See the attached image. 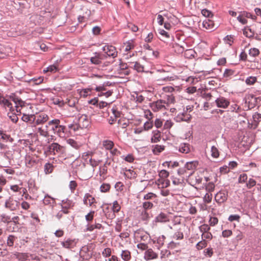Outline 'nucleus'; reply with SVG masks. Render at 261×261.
Wrapping results in <instances>:
<instances>
[{"mask_svg":"<svg viewBox=\"0 0 261 261\" xmlns=\"http://www.w3.org/2000/svg\"><path fill=\"white\" fill-rule=\"evenodd\" d=\"M156 197V195L153 193H148L144 195L142 202V208L145 210L151 209L154 206V203Z\"/></svg>","mask_w":261,"mask_h":261,"instance_id":"1","label":"nucleus"},{"mask_svg":"<svg viewBox=\"0 0 261 261\" xmlns=\"http://www.w3.org/2000/svg\"><path fill=\"white\" fill-rule=\"evenodd\" d=\"M228 198V191L226 190H221L215 195V200L219 204L225 202Z\"/></svg>","mask_w":261,"mask_h":261,"instance_id":"2","label":"nucleus"},{"mask_svg":"<svg viewBox=\"0 0 261 261\" xmlns=\"http://www.w3.org/2000/svg\"><path fill=\"white\" fill-rule=\"evenodd\" d=\"M6 208L11 211H16L19 208L20 203L18 201L14 199L13 198L9 197L5 203Z\"/></svg>","mask_w":261,"mask_h":261,"instance_id":"3","label":"nucleus"},{"mask_svg":"<svg viewBox=\"0 0 261 261\" xmlns=\"http://www.w3.org/2000/svg\"><path fill=\"white\" fill-rule=\"evenodd\" d=\"M102 49L105 52L103 55H106V58L107 57H112L114 58L117 56L116 49L112 45H105L102 47Z\"/></svg>","mask_w":261,"mask_h":261,"instance_id":"4","label":"nucleus"},{"mask_svg":"<svg viewBox=\"0 0 261 261\" xmlns=\"http://www.w3.org/2000/svg\"><path fill=\"white\" fill-rule=\"evenodd\" d=\"M261 121V114L256 112L252 116V120L251 122L248 120V127L250 128L255 129L258 126L259 122Z\"/></svg>","mask_w":261,"mask_h":261,"instance_id":"5","label":"nucleus"},{"mask_svg":"<svg viewBox=\"0 0 261 261\" xmlns=\"http://www.w3.org/2000/svg\"><path fill=\"white\" fill-rule=\"evenodd\" d=\"M49 150L55 155L56 153L63 154L65 152V148L57 143H53L48 147Z\"/></svg>","mask_w":261,"mask_h":261,"instance_id":"6","label":"nucleus"},{"mask_svg":"<svg viewBox=\"0 0 261 261\" xmlns=\"http://www.w3.org/2000/svg\"><path fill=\"white\" fill-rule=\"evenodd\" d=\"M78 240L68 238L66 240L61 242L62 246L66 249H70L73 248L76 245Z\"/></svg>","mask_w":261,"mask_h":261,"instance_id":"7","label":"nucleus"},{"mask_svg":"<svg viewBox=\"0 0 261 261\" xmlns=\"http://www.w3.org/2000/svg\"><path fill=\"white\" fill-rule=\"evenodd\" d=\"M10 100L13 101L15 104L16 111L18 112V107H22L24 106V101L17 96L14 93H12L9 96Z\"/></svg>","mask_w":261,"mask_h":261,"instance_id":"8","label":"nucleus"},{"mask_svg":"<svg viewBox=\"0 0 261 261\" xmlns=\"http://www.w3.org/2000/svg\"><path fill=\"white\" fill-rule=\"evenodd\" d=\"M216 104L218 108L226 109L229 105L228 99L224 97L220 96L215 100Z\"/></svg>","mask_w":261,"mask_h":261,"instance_id":"9","label":"nucleus"},{"mask_svg":"<svg viewBox=\"0 0 261 261\" xmlns=\"http://www.w3.org/2000/svg\"><path fill=\"white\" fill-rule=\"evenodd\" d=\"M79 126L81 128H86L90 124V121L88 116L86 115H81L78 119Z\"/></svg>","mask_w":261,"mask_h":261,"instance_id":"10","label":"nucleus"},{"mask_svg":"<svg viewBox=\"0 0 261 261\" xmlns=\"http://www.w3.org/2000/svg\"><path fill=\"white\" fill-rule=\"evenodd\" d=\"M94 56L90 58V61L92 64L99 65L101 63V61L106 59V55L102 54L95 52L94 54Z\"/></svg>","mask_w":261,"mask_h":261,"instance_id":"11","label":"nucleus"},{"mask_svg":"<svg viewBox=\"0 0 261 261\" xmlns=\"http://www.w3.org/2000/svg\"><path fill=\"white\" fill-rule=\"evenodd\" d=\"M0 105L6 109L8 108L10 112L15 111L14 108L12 107V103L8 99L5 98L3 96L0 95Z\"/></svg>","mask_w":261,"mask_h":261,"instance_id":"12","label":"nucleus"},{"mask_svg":"<svg viewBox=\"0 0 261 261\" xmlns=\"http://www.w3.org/2000/svg\"><path fill=\"white\" fill-rule=\"evenodd\" d=\"M191 118V116L187 112H182L178 113L174 118L176 122L185 121L189 122Z\"/></svg>","mask_w":261,"mask_h":261,"instance_id":"13","label":"nucleus"},{"mask_svg":"<svg viewBox=\"0 0 261 261\" xmlns=\"http://www.w3.org/2000/svg\"><path fill=\"white\" fill-rule=\"evenodd\" d=\"M197 165V163L195 162H187L185 165L184 166L185 168H186L187 170L188 171V177H190L191 176L194 172V170L196 168V166Z\"/></svg>","mask_w":261,"mask_h":261,"instance_id":"14","label":"nucleus"},{"mask_svg":"<svg viewBox=\"0 0 261 261\" xmlns=\"http://www.w3.org/2000/svg\"><path fill=\"white\" fill-rule=\"evenodd\" d=\"M165 239L166 237L162 235L158 238H154L152 241L156 248L159 250L164 245Z\"/></svg>","mask_w":261,"mask_h":261,"instance_id":"15","label":"nucleus"},{"mask_svg":"<svg viewBox=\"0 0 261 261\" xmlns=\"http://www.w3.org/2000/svg\"><path fill=\"white\" fill-rule=\"evenodd\" d=\"M60 125V120L58 119H54L48 122V125H46V127H50V130L55 134Z\"/></svg>","mask_w":261,"mask_h":261,"instance_id":"16","label":"nucleus"},{"mask_svg":"<svg viewBox=\"0 0 261 261\" xmlns=\"http://www.w3.org/2000/svg\"><path fill=\"white\" fill-rule=\"evenodd\" d=\"M169 221L168 214L161 212L154 218V222L159 223H165Z\"/></svg>","mask_w":261,"mask_h":261,"instance_id":"17","label":"nucleus"},{"mask_svg":"<svg viewBox=\"0 0 261 261\" xmlns=\"http://www.w3.org/2000/svg\"><path fill=\"white\" fill-rule=\"evenodd\" d=\"M158 256V254L154 252L152 249H147L144 253V258L146 260L155 259Z\"/></svg>","mask_w":261,"mask_h":261,"instance_id":"18","label":"nucleus"},{"mask_svg":"<svg viewBox=\"0 0 261 261\" xmlns=\"http://www.w3.org/2000/svg\"><path fill=\"white\" fill-rule=\"evenodd\" d=\"M103 228V227L100 223H95V224H91L88 223L86 226L84 231H92L95 229H101Z\"/></svg>","mask_w":261,"mask_h":261,"instance_id":"19","label":"nucleus"},{"mask_svg":"<svg viewBox=\"0 0 261 261\" xmlns=\"http://www.w3.org/2000/svg\"><path fill=\"white\" fill-rule=\"evenodd\" d=\"M202 25L203 28L208 30H213L217 28V26L215 25L214 22L210 19H206L203 21Z\"/></svg>","mask_w":261,"mask_h":261,"instance_id":"20","label":"nucleus"},{"mask_svg":"<svg viewBox=\"0 0 261 261\" xmlns=\"http://www.w3.org/2000/svg\"><path fill=\"white\" fill-rule=\"evenodd\" d=\"M48 119V116L45 114H41L37 117L35 120V124L39 125L46 122Z\"/></svg>","mask_w":261,"mask_h":261,"instance_id":"21","label":"nucleus"},{"mask_svg":"<svg viewBox=\"0 0 261 261\" xmlns=\"http://www.w3.org/2000/svg\"><path fill=\"white\" fill-rule=\"evenodd\" d=\"M63 209H68L74 206V203L71 200L67 198L62 200L60 204Z\"/></svg>","mask_w":261,"mask_h":261,"instance_id":"22","label":"nucleus"},{"mask_svg":"<svg viewBox=\"0 0 261 261\" xmlns=\"http://www.w3.org/2000/svg\"><path fill=\"white\" fill-rule=\"evenodd\" d=\"M55 202V199L50 197L48 194L45 195L43 199V203L44 205L53 207Z\"/></svg>","mask_w":261,"mask_h":261,"instance_id":"23","label":"nucleus"},{"mask_svg":"<svg viewBox=\"0 0 261 261\" xmlns=\"http://www.w3.org/2000/svg\"><path fill=\"white\" fill-rule=\"evenodd\" d=\"M67 128L65 126L60 125L57 130L55 133V134L58 135L61 138H64L66 136Z\"/></svg>","mask_w":261,"mask_h":261,"instance_id":"24","label":"nucleus"},{"mask_svg":"<svg viewBox=\"0 0 261 261\" xmlns=\"http://www.w3.org/2000/svg\"><path fill=\"white\" fill-rule=\"evenodd\" d=\"M101 207L102 208L103 213L107 218L113 219L115 217V215L110 212V208L109 206L107 205L106 207H103V205H102Z\"/></svg>","mask_w":261,"mask_h":261,"instance_id":"25","label":"nucleus"},{"mask_svg":"<svg viewBox=\"0 0 261 261\" xmlns=\"http://www.w3.org/2000/svg\"><path fill=\"white\" fill-rule=\"evenodd\" d=\"M179 152L183 153H188L190 151V145L188 143H181L178 147Z\"/></svg>","mask_w":261,"mask_h":261,"instance_id":"26","label":"nucleus"},{"mask_svg":"<svg viewBox=\"0 0 261 261\" xmlns=\"http://www.w3.org/2000/svg\"><path fill=\"white\" fill-rule=\"evenodd\" d=\"M153 136L151 138V142L152 143H156L160 141L161 139V132L158 130H153Z\"/></svg>","mask_w":261,"mask_h":261,"instance_id":"27","label":"nucleus"},{"mask_svg":"<svg viewBox=\"0 0 261 261\" xmlns=\"http://www.w3.org/2000/svg\"><path fill=\"white\" fill-rule=\"evenodd\" d=\"M243 34L248 38L253 37L254 35V32L252 31L249 27H246L243 30Z\"/></svg>","mask_w":261,"mask_h":261,"instance_id":"28","label":"nucleus"},{"mask_svg":"<svg viewBox=\"0 0 261 261\" xmlns=\"http://www.w3.org/2000/svg\"><path fill=\"white\" fill-rule=\"evenodd\" d=\"M0 139L2 140L4 142H11L12 141L10 136L2 130H0Z\"/></svg>","mask_w":261,"mask_h":261,"instance_id":"29","label":"nucleus"},{"mask_svg":"<svg viewBox=\"0 0 261 261\" xmlns=\"http://www.w3.org/2000/svg\"><path fill=\"white\" fill-rule=\"evenodd\" d=\"M235 73L234 70L231 69H226L223 73V77L226 80L230 79Z\"/></svg>","mask_w":261,"mask_h":261,"instance_id":"30","label":"nucleus"},{"mask_svg":"<svg viewBox=\"0 0 261 261\" xmlns=\"http://www.w3.org/2000/svg\"><path fill=\"white\" fill-rule=\"evenodd\" d=\"M14 255L19 260L24 261L27 259L28 255L25 253L16 252L14 254Z\"/></svg>","mask_w":261,"mask_h":261,"instance_id":"31","label":"nucleus"},{"mask_svg":"<svg viewBox=\"0 0 261 261\" xmlns=\"http://www.w3.org/2000/svg\"><path fill=\"white\" fill-rule=\"evenodd\" d=\"M54 168V167L53 164H51L49 163H46L44 167V170L45 173L47 174H49V173H51L53 171Z\"/></svg>","mask_w":261,"mask_h":261,"instance_id":"32","label":"nucleus"},{"mask_svg":"<svg viewBox=\"0 0 261 261\" xmlns=\"http://www.w3.org/2000/svg\"><path fill=\"white\" fill-rule=\"evenodd\" d=\"M17 237L13 235H9L7 239V245L9 247H12Z\"/></svg>","mask_w":261,"mask_h":261,"instance_id":"33","label":"nucleus"},{"mask_svg":"<svg viewBox=\"0 0 261 261\" xmlns=\"http://www.w3.org/2000/svg\"><path fill=\"white\" fill-rule=\"evenodd\" d=\"M8 117L9 118V119L13 122V123H16L18 120V118L17 116V115L15 114V113L14 112H10L8 113L7 114Z\"/></svg>","mask_w":261,"mask_h":261,"instance_id":"34","label":"nucleus"},{"mask_svg":"<svg viewBox=\"0 0 261 261\" xmlns=\"http://www.w3.org/2000/svg\"><path fill=\"white\" fill-rule=\"evenodd\" d=\"M121 257L125 261H128L130 258V253L128 250H123L121 253Z\"/></svg>","mask_w":261,"mask_h":261,"instance_id":"35","label":"nucleus"},{"mask_svg":"<svg viewBox=\"0 0 261 261\" xmlns=\"http://www.w3.org/2000/svg\"><path fill=\"white\" fill-rule=\"evenodd\" d=\"M47 128L45 127V129L42 128V127H38L37 128V133L40 134V135L47 137L49 136V134L47 130Z\"/></svg>","mask_w":261,"mask_h":261,"instance_id":"36","label":"nucleus"},{"mask_svg":"<svg viewBox=\"0 0 261 261\" xmlns=\"http://www.w3.org/2000/svg\"><path fill=\"white\" fill-rule=\"evenodd\" d=\"M248 179L247 175L246 173H242L240 175L238 182L240 184L247 183Z\"/></svg>","mask_w":261,"mask_h":261,"instance_id":"37","label":"nucleus"},{"mask_svg":"<svg viewBox=\"0 0 261 261\" xmlns=\"http://www.w3.org/2000/svg\"><path fill=\"white\" fill-rule=\"evenodd\" d=\"M103 145L106 149L111 150L113 147L114 143L110 140H106L103 141Z\"/></svg>","mask_w":261,"mask_h":261,"instance_id":"38","label":"nucleus"},{"mask_svg":"<svg viewBox=\"0 0 261 261\" xmlns=\"http://www.w3.org/2000/svg\"><path fill=\"white\" fill-rule=\"evenodd\" d=\"M211 155L214 158H217L219 156V151L215 146H213L211 147Z\"/></svg>","mask_w":261,"mask_h":261,"instance_id":"39","label":"nucleus"},{"mask_svg":"<svg viewBox=\"0 0 261 261\" xmlns=\"http://www.w3.org/2000/svg\"><path fill=\"white\" fill-rule=\"evenodd\" d=\"M147 210H144L141 212V217L143 221H148L150 218L149 215L147 212Z\"/></svg>","mask_w":261,"mask_h":261,"instance_id":"40","label":"nucleus"},{"mask_svg":"<svg viewBox=\"0 0 261 261\" xmlns=\"http://www.w3.org/2000/svg\"><path fill=\"white\" fill-rule=\"evenodd\" d=\"M91 90H92V89H90V88H86V89H82L80 91V95L81 96H83L84 97H86L88 95H90Z\"/></svg>","mask_w":261,"mask_h":261,"instance_id":"41","label":"nucleus"},{"mask_svg":"<svg viewBox=\"0 0 261 261\" xmlns=\"http://www.w3.org/2000/svg\"><path fill=\"white\" fill-rule=\"evenodd\" d=\"M121 208V207L120 205L119 204L118 201L117 200H115L113 203V206H112V211L113 213L115 214V213L118 212Z\"/></svg>","mask_w":261,"mask_h":261,"instance_id":"42","label":"nucleus"},{"mask_svg":"<svg viewBox=\"0 0 261 261\" xmlns=\"http://www.w3.org/2000/svg\"><path fill=\"white\" fill-rule=\"evenodd\" d=\"M110 85H111V84H109V82H108L107 83H104L102 85L96 86L95 90L96 91H105L106 90L105 87L109 86Z\"/></svg>","mask_w":261,"mask_h":261,"instance_id":"43","label":"nucleus"},{"mask_svg":"<svg viewBox=\"0 0 261 261\" xmlns=\"http://www.w3.org/2000/svg\"><path fill=\"white\" fill-rule=\"evenodd\" d=\"M259 54V50L256 48H250L249 50V55L252 57H255L257 56Z\"/></svg>","mask_w":261,"mask_h":261,"instance_id":"44","label":"nucleus"},{"mask_svg":"<svg viewBox=\"0 0 261 261\" xmlns=\"http://www.w3.org/2000/svg\"><path fill=\"white\" fill-rule=\"evenodd\" d=\"M173 238L177 240H182L184 238V234L180 230H178L173 234Z\"/></svg>","mask_w":261,"mask_h":261,"instance_id":"45","label":"nucleus"},{"mask_svg":"<svg viewBox=\"0 0 261 261\" xmlns=\"http://www.w3.org/2000/svg\"><path fill=\"white\" fill-rule=\"evenodd\" d=\"M256 183V182L254 179L249 178V180H247V182L246 184V187L249 189H251L252 187L255 186Z\"/></svg>","mask_w":261,"mask_h":261,"instance_id":"46","label":"nucleus"},{"mask_svg":"<svg viewBox=\"0 0 261 261\" xmlns=\"http://www.w3.org/2000/svg\"><path fill=\"white\" fill-rule=\"evenodd\" d=\"M207 245L206 241L205 240H203L200 242H199L198 243H197L196 245V248L198 250H201L203 249V248L205 247Z\"/></svg>","mask_w":261,"mask_h":261,"instance_id":"47","label":"nucleus"},{"mask_svg":"<svg viewBox=\"0 0 261 261\" xmlns=\"http://www.w3.org/2000/svg\"><path fill=\"white\" fill-rule=\"evenodd\" d=\"M156 103V106L160 109V110L163 109H166L164 104L166 103V101L164 100H158L154 102Z\"/></svg>","mask_w":261,"mask_h":261,"instance_id":"48","label":"nucleus"},{"mask_svg":"<svg viewBox=\"0 0 261 261\" xmlns=\"http://www.w3.org/2000/svg\"><path fill=\"white\" fill-rule=\"evenodd\" d=\"M256 81V77L255 76H249L248 77L245 81L246 84L248 85H252L254 84Z\"/></svg>","mask_w":261,"mask_h":261,"instance_id":"49","label":"nucleus"},{"mask_svg":"<svg viewBox=\"0 0 261 261\" xmlns=\"http://www.w3.org/2000/svg\"><path fill=\"white\" fill-rule=\"evenodd\" d=\"M165 149V146L163 145H155L153 149V151L154 153H158L161 152Z\"/></svg>","mask_w":261,"mask_h":261,"instance_id":"50","label":"nucleus"},{"mask_svg":"<svg viewBox=\"0 0 261 261\" xmlns=\"http://www.w3.org/2000/svg\"><path fill=\"white\" fill-rule=\"evenodd\" d=\"M134 68L139 72H144V66L138 62H135L134 64Z\"/></svg>","mask_w":261,"mask_h":261,"instance_id":"51","label":"nucleus"},{"mask_svg":"<svg viewBox=\"0 0 261 261\" xmlns=\"http://www.w3.org/2000/svg\"><path fill=\"white\" fill-rule=\"evenodd\" d=\"M110 187L111 186L110 184L104 183L101 185L100 190L101 192H107L110 190Z\"/></svg>","mask_w":261,"mask_h":261,"instance_id":"52","label":"nucleus"},{"mask_svg":"<svg viewBox=\"0 0 261 261\" xmlns=\"http://www.w3.org/2000/svg\"><path fill=\"white\" fill-rule=\"evenodd\" d=\"M242 15L243 17H245L246 19L247 18H250L253 20L255 19L256 18V16L255 15H253L251 13L246 12V11H243L240 12Z\"/></svg>","mask_w":261,"mask_h":261,"instance_id":"53","label":"nucleus"},{"mask_svg":"<svg viewBox=\"0 0 261 261\" xmlns=\"http://www.w3.org/2000/svg\"><path fill=\"white\" fill-rule=\"evenodd\" d=\"M201 14L202 15L207 18L212 17L213 15L211 11L206 9H204L201 10Z\"/></svg>","mask_w":261,"mask_h":261,"instance_id":"54","label":"nucleus"},{"mask_svg":"<svg viewBox=\"0 0 261 261\" xmlns=\"http://www.w3.org/2000/svg\"><path fill=\"white\" fill-rule=\"evenodd\" d=\"M68 128L70 130H73L74 132H76L80 129H82L81 127L79 126V123H75L73 124H70L68 125Z\"/></svg>","mask_w":261,"mask_h":261,"instance_id":"55","label":"nucleus"},{"mask_svg":"<svg viewBox=\"0 0 261 261\" xmlns=\"http://www.w3.org/2000/svg\"><path fill=\"white\" fill-rule=\"evenodd\" d=\"M94 213L95 212L94 211H91L85 216V219L88 222L92 221L93 219Z\"/></svg>","mask_w":261,"mask_h":261,"instance_id":"56","label":"nucleus"},{"mask_svg":"<svg viewBox=\"0 0 261 261\" xmlns=\"http://www.w3.org/2000/svg\"><path fill=\"white\" fill-rule=\"evenodd\" d=\"M237 19L242 24H246L248 22L247 19H246L245 17H243V15L241 13L237 16Z\"/></svg>","mask_w":261,"mask_h":261,"instance_id":"57","label":"nucleus"},{"mask_svg":"<svg viewBox=\"0 0 261 261\" xmlns=\"http://www.w3.org/2000/svg\"><path fill=\"white\" fill-rule=\"evenodd\" d=\"M126 171L128 172V173L125 174L126 176H127L128 178H135L136 177L137 174L133 170L127 169L126 170Z\"/></svg>","mask_w":261,"mask_h":261,"instance_id":"58","label":"nucleus"},{"mask_svg":"<svg viewBox=\"0 0 261 261\" xmlns=\"http://www.w3.org/2000/svg\"><path fill=\"white\" fill-rule=\"evenodd\" d=\"M213 195L212 194L206 193L203 197V201L204 202L209 203L211 202Z\"/></svg>","mask_w":261,"mask_h":261,"instance_id":"59","label":"nucleus"},{"mask_svg":"<svg viewBox=\"0 0 261 261\" xmlns=\"http://www.w3.org/2000/svg\"><path fill=\"white\" fill-rule=\"evenodd\" d=\"M240 219V216L238 215H231L229 216L228 220L230 222H232L233 221L239 222Z\"/></svg>","mask_w":261,"mask_h":261,"instance_id":"60","label":"nucleus"},{"mask_svg":"<svg viewBox=\"0 0 261 261\" xmlns=\"http://www.w3.org/2000/svg\"><path fill=\"white\" fill-rule=\"evenodd\" d=\"M57 67L56 66L54 65H50L48 67L46 68V70H44V72H55L56 71H57Z\"/></svg>","mask_w":261,"mask_h":261,"instance_id":"61","label":"nucleus"},{"mask_svg":"<svg viewBox=\"0 0 261 261\" xmlns=\"http://www.w3.org/2000/svg\"><path fill=\"white\" fill-rule=\"evenodd\" d=\"M159 175L162 178H165L169 176V173L167 171L165 170H162L159 172Z\"/></svg>","mask_w":261,"mask_h":261,"instance_id":"62","label":"nucleus"},{"mask_svg":"<svg viewBox=\"0 0 261 261\" xmlns=\"http://www.w3.org/2000/svg\"><path fill=\"white\" fill-rule=\"evenodd\" d=\"M204 254L205 256L211 257L213 254V251L212 248H208L204 251Z\"/></svg>","mask_w":261,"mask_h":261,"instance_id":"63","label":"nucleus"},{"mask_svg":"<svg viewBox=\"0 0 261 261\" xmlns=\"http://www.w3.org/2000/svg\"><path fill=\"white\" fill-rule=\"evenodd\" d=\"M218 222V218L215 217H211L209 220L210 225L214 226L216 225Z\"/></svg>","mask_w":261,"mask_h":261,"instance_id":"64","label":"nucleus"}]
</instances>
